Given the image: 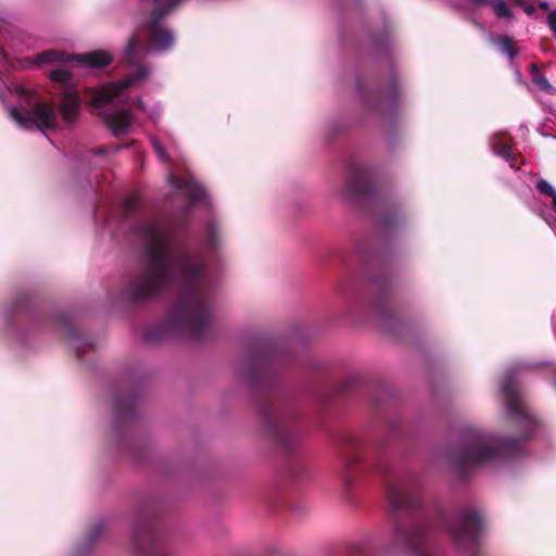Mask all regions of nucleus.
<instances>
[{
	"label": "nucleus",
	"mask_w": 556,
	"mask_h": 556,
	"mask_svg": "<svg viewBox=\"0 0 556 556\" xmlns=\"http://www.w3.org/2000/svg\"><path fill=\"white\" fill-rule=\"evenodd\" d=\"M175 231L168 224L153 222L142 229L140 267L124 283L121 296L142 305L165 294L177 281L178 296L163 324L144 331L147 343H157L177 332L192 340L208 336L213 318L211 283L202 252L185 247L173 249Z\"/></svg>",
	"instance_id": "1"
},
{
	"label": "nucleus",
	"mask_w": 556,
	"mask_h": 556,
	"mask_svg": "<svg viewBox=\"0 0 556 556\" xmlns=\"http://www.w3.org/2000/svg\"><path fill=\"white\" fill-rule=\"evenodd\" d=\"M340 457V476L350 488L359 471H377L383 477L387 496L393 515V530L384 552L404 551L412 556H431L429 552V525L417 516L421 507L422 484L416 473L392 477L389 463L380 455L382 448L369 438L350 432L337 440Z\"/></svg>",
	"instance_id": "2"
},
{
	"label": "nucleus",
	"mask_w": 556,
	"mask_h": 556,
	"mask_svg": "<svg viewBox=\"0 0 556 556\" xmlns=\"http://www.w3.org/2000/svg\"><path fill=\"white\" fill-rule=\"evenodd\" d=\"M287 358L288 354L277 344L264 342L253 349L241 371L255 391L260 426L277 450L291 457L287 470L291 478L298 480L307 471L304 462L298 458L301 445L299 414L277 381L278 369Z\"/></svg>",
	"instance_id": "3"
},
{
	"label": "nucleus",
	"mask_w": 556,
	"mask_h": 556,
	"mask_svg": "<svg viewBox=\"0 0 556 556\" xmlns=\"http://www.w3.org/2000/svg\"><path fill=\"white\" fill-rule=\"evenodd\" d=\"M182 0H140L143 21L129 37L124 50L123 63L135 67L121 80L103 86L92 92L90 104L99 109V115L114 136L127 134L134 116L129 110L106 112L101 110L114 98L132 86L141 85L150 75L151 67L142 63L150 51L165 53L175 45V34L162 20L173 13Z\"/></svg>",
	"instance_id": "4"
},
{
	"label": "nucleus",
	"mask_w": 556,
	"mask_h": 556,
	"mask_svg": "<svg viewBox=\"0 0 556 556\" xmlns=\"http://www.w3.org/2000/svg\"><path fill=\"white\" fill-rule=\"evenodd\" d=\"M509 421L519 428L518 438H502L480 429H467L458 446L450 452L455 471L465 478L468 470L485 466L519 452L521 441L530 438L538 428V420L523 401L511 376L502 383Z\"/></svg>",
	"instance_id": "5"
},
{
	"label": "nucleus",
	"mask_w": 556,
	"mask_h": 556,
	"mask_svg": "<svg viewBox=\"0 0 556 556\" xmlns=\"http://www.w3.org/2000/svg\"><path fill=\"white\" fill-rule=\"evenodd\" d=\"M393 280L384 269L371 273L367 280V304L380 325L389 332L396 331L397 318L391 304Z\"/></svg>",
	"instance_id": "6"
},
{
	"label": "nucleus",
	"mask_w": 556,
	"mask_h": 556,
	"mask_svg": "<svg viewBox=\"0 0 556 556\" xmlns=\"http://www.w3.org/2000/svg\"><path fill=\"white\" fill-rule=\"evenodd\" d=\"M444 525L459 549L467 552L469 556H480L482 519L477 511L459 510L452 518L445 519Z\"/></svg>",
	"instance_id": "7"
},
{
	"label": "nucleus",
	"mask_w": 556,
	"mask_h": 556,
	"mask_svg": "<svg viewBox=\"0 0 556 556\" xmlns=\"http://www.w3.org/2000/svg\"><path fill=\"white\" fill-rule=\"evenodd\" d=\"M131 545L139 556H169L159 535L154 519L142 511L136 515L132 523Z\"/></svg>",
	"instance_id": "8"
},
{
	"label": "nucleus",
	"mask_w": 556,
	"mask_h": 556,
	"mask_svg": "<svg viewBox=\"0 0 556 556\" xmlns=\"http://www.w3.org/2000/svg\"><path fill=\"white\" fill-rule=\"evenodd\" d=\"M49 77L53 84L59 85L55 88L61 94L58 109L62 119L67 125L75 124L80 115L81 99L76 89L72 72L66 67H60L52 70Z\"/></svg>",
	"instance_id": "9"
},
{
	"label": "nucleus",
	"mask_w": 556,
	"mask_h": 556,
	"mask_svg": "<svg viewBox=\"0 0 556 556\" xmlns=\"http://www.w3.org/2000/svg\"><path fill=\"white\" fill-rule=\"evenodd\" d=\"M10 116L24 129H54L58 122L55 105L42 101L35 102L29 109L12 108Z\"/></svg>",
	"instance_id": "10"
},
{
	"label": "nucleus",
	"mask_w": 556,
	"mask_h": 556,
	"mask_svg": "<svg viewBox=\"0 0 556 556\" xmlns=\"http://www.w3.org/2000/svg\"><path fill=\"white\" fill-rule=\"evenodd\" d=\"M77 62L81 65H86L90 68H104L109 66L112 62V56L103 51V50H96L89 53L84 54H67L63 51L59 50H46L40 53H38L35 56V63L42 64V63H70V62Z\"/></svg>",
	"instance_id": "11"
},
{
	"label": "nucleus",
	"mask_w": 556,
	"mask_h": 556,
	"mask_svg": "<svg viewBox=\"0 0 556 556\" xmlns=\"http://www.w3.org/2000/svg\"><path fill=\"white\" fill-rule=\"evenodd\" d=\"M345 192L351 198H371L374 186L370 168L367 166L353 167L345 184Z\"/></svg>",
	"instance_id": "12"
},
{
	"label": "nucleus",
	"mask_w": 556,
	"mask_h": 556,
	"mask_svg": "<svg viewBox=\"0 0 556 556\" xmlns=\"http://www.w3.org/2000/svg\"><path fill=\"white\" fill-rule=\"evenodd\" d=\"M114 430L119 432L136 418V397L132 393L116 394L113 400Z\"/></svg>",
	"instance_id": "13"
},
{
	"label": "nucleus",
	"mask_w": 556,
	"mask_h": 556,
	"mask_svg": "<svg viewBox=\"0 0 556 556\" xmlns=\"http://www.w3.org/2000/svg\"><path fill=\"white\" fill-rule=\"evenodd\" d=\"M400 92L395 81L390 87L377 94L372 99H367L366 103L371 109L378 111L383 115L392 114L399 105Z\"/></svg>",
	"instance_id": "14"
},
{
	"label": "nucleus",
	"mask_w": 556,
	"mask_h": 556,
	"mask_svg": "<svg viewBox=\"0 0 556 556\" xmlns=\"http://www.w3.org/2000/svg\"><path fill=\"white\" fill-rule=\"evenodd\" d=\"M59 323L63 327L64 337L71 341L72 349L75 350L78 357H81L83 354L91 348V343L79 333L67 314H60Z\"/></svg>",
	"instance_id": "15"
},
{
	"label": "nucleus",
	"mask_w": 556,
	"mask_h": 556,
	"mask_svg": "<svg viewBox=\"0 0 556 556\" xmlns=\"http://www.w3.org/2000/svg\"><path fill=\"white\" fill-rule=\"evenodd\" d=\"M491 147L496 155L502 156L507 162H509L511 167L515 166V161L517 157L511 151V143L508 137L502 135L493 136L491 139Z\"/></svg>",
	"instance_id": "16"
},
{
	"label": "nucleus",
	"mask_w": 556,
	"mask_h": 556,
	"mask_svg": "<svg viewBox=\"0 0 556 556\" xmlns=\"http://www.w3.org/2000/svg\"><path fill=\"white\" fill-rule=\"evenodd\" d=\"M184 188L187 191L191 205L201 203L206 199L205 188L197 182H186Z\"/></svg>",
	"instance_id": "17"
},
{
	"label": "nucleus",
	"mask_w": 556,
	"mask_h": 556,
	"mask_svg": "<svg viewBox=\"0 0 556 556\" xmlns=\"http://www.w3.org/2000/svg\"><path fill=\"white\" fill-rule=\"evenodd\" d=\"M530 74L532 83L541 90L552 93L554 91L553 86L548 83L544 74L540 71L536 64H530Z\"/></svg>",
	"instance_id": "18"
},
{
	"label": "nucleus",
	"mask_w": 556,
	"mask_h": 556,
	"mask_svg": "<svg viewBox=\"0 0 556 556\" xmlns=\"http://www.w3.org/2000/svg\"><path fill=\"white\" fill-rule=\"evenodd\" d=\"M496 43L500 46L501 51L504 54H506L510 60L518 55L516 42L511 37L507 35H502L496 39Z\"/></svg>",
	"instance_id": "19"
},
{
	"label": "nucleus",
	"mask_w": 556,
	"mask_h": 556,
	"mask_svg": "<svg viewBox=\"0 0 556 556\" xmlns=\"http://www.w3.org/2000/svg\"><path fill=\"white\" fill-rule=\"evenodd\" d=\"M381 223L386 228L391 229L403 225L405 223V218L401 213L394 212L392 214L386 215Z\"/></svg>",
	"instance_id": "20"
},
{
	"label": "nucleus",
	"mask_w": 556,
	"mask_h": 556,
	"mask_svg": "<svg viewBox=\"0 0 556 556\" xmlns=\"http://www.w3.org/2000/svg\"><path fill=\"white\" fill-rule=\"evenodd\" d=\"M217 228L215 224L208 223L206 226V248L208 250H216L217 249Z\"/></svg>",
	"instance_id": "21"
},
{
	"label": "nucleus",
	"mask_w": 556,
	"mask_h": 556,
	"mask_svg": "<svg viewBox=\"0 0 556 556\" xmlns=\"http://www.w3.org/2000/svg\"><path fill=\"white\" fill-rule=\"evenodd\" d=\"M497 17L513 18V13L503 0H493L491 3Z\"/></svg>",
	"instance_id": "22"
},
{
	"label": "nucleus",
	"mask_w": 556,
	"mask_h": 556,
	"mask_svg": "<svg viewBox=\"0 0 556 556\" xmlns=\"http://www.w3.org/2000/svg\"><path fill=\"white\" fill-rule=\"evenodd\" d=\"M138 207V200L135 197H127L123 203V216L124 218L130 217Z\"/></svg>",
	"instance_id": "23"
},
{
	"label": "nucleus",
	"mask_w": 556,
	"mask_h": 556,
	"mask_svg": "<svg viewBox=\"0 0 556 556\" xmlns=\"http://www.w3.org/2000/svg\"><path fill=\"white\" fill-rule=\"evenodd\" d=\"M536 189L541 193H543L544 195L549 197V198H552L556 193V191L553 188V186L548 181H546L545 179H540L536 182Z\"/></svg>",
	"instance_id": "24"
},
{
	"label": "nucleus",
	"mask_w": 556,
	"mask_h": 556,
	"mask_svg": "<svg viewBox=\"0 0 556 556\" xmlns=\"http://www.w3.org/2000/svg\"><path fill=\"white\" fill-rule=\"evenodd\" d=\"M103 530H104V527H103L102 522H97L96 525H93L88 534V542L90 544L96 542L97 539L100 538L101 534L103 533Z\"/></svg>",
	"instance_id": "25"
},
{
	"label": "nucleus",
	"mask_w": 556,
	"mask_h": 556,
	"mask_svg": "<svg viewBox=\"0 0 556 556\" xmlns=\"http://www.w3.org/2000/svg\"><path fill=\"white\" fill-rule=\"evenodd\" d=\"M126 148V146H122V144H117V146H113V147H100L96 150H92L91 152L94 154V155H105L110 150H113V151H119L122 149Z\"/></svg>",
	"instance_id": "26"
},
{
	"label": "nucleus",
	"mask_w": 556,
	"mask_h": 556,
	"mask_svg": "<svg viewBox=\"0 0 556 556\" xmlns=\"http://www.w3.org/2000/svg\"><path fill=\"white\" fill-rule=\"evenodd\" d=\"M153 146H154V150H155L157 156L161 160L166 161L168 159V156H167L165 148L160 142H154Z\"/></svg>",
	"instance_id": "27"
},
{
	"label": "nucleus",
	"mask_w": 556,
	"mask_h": 556,
	"mask_svg": "<svg viewBox=\"0 0 556 556\" xmlns=\"http://www.w3.org/2000/svg\"><path fill=\"white\" fill-rule=\"evenodd\" d=\"M547 24L551 30L556 29V9L547 15Z\"/></svg>",
	"instance_id": "28"
},
{
	"label": "nucleus",
	"mask_w": 556,
	"mask_h": 556,
	"mask_svg": "<svg viewBox=\"0 0 556 556\" xmlns=\"http://www.w3.org/2000/svg\"><path fill=\"white\" fill-rule=\"evenodd\" d=\"M29 302V298L27 295H22L16 303V312L23 311L24 306H26Z\"/></svg>",
	"instance_id": "29"
},
{
	"label": "nucleus",
	"mask_w": 556,
	"mask_h": 556,
	"mask_svg": "<svg viewBox=\"0 0 556 556\" xmlns=\"http://www.w3.org/2000/svg\"><path fill=\"white\" fill-rule=\"evenodd\" d=\"M473 5L477 7H483V5H491L493 0H469Z\"/></svg>",
	"instance_id": "30"
},
{
	"label": "nucleus",
	"mask_w": 556,
	"mask_h": 556,
	"mask_svg": "<svg viewBox=\"0 0 556 556\" xmlns=\"http://www.w3.org/2000/svg\"><path fill=\"white\" fill-rule=\"evenodd\" d=\"M521 8L525 10V12H526L528 15H532V14H534V12H535V8H534L533 5H531V4H527V3H525V5H522Z\"/></svg>",
	"instance_id": "31"
},
{
	"label": "nucleus",
	"mask_w": 556,
	"mask_h": 556,
	"mask_svg": "<svg viewBox=\"0 0 556 556\" xmlns=\"http://www.w3.org/2000/svg\"><path fill=\"white\" fill-rule=\"evenodd\" d=\"M136 105H137V106H138V109H140L141 111H144V110H146L144 102H143L141 99H138V100H137Z\"/></svg>",
	"instance_id": "32"
},
{
	"label": "nucleus",
	"mask_w": 556,
	"mask_h": 556,
	"mask_svg": "<svg viewBox=\"0 0 556 556\" xmlns=\"http://www.w3.org/2000/svg\"><path fill=\"white\" fill-rule=\"evenodd\" d=\"M513 3H515L516 5L518 7H522L525 5L526 1L525 0H511Z\"/></svg>",
	"instance_id": "33"
},
{
	"label": "nucleus",
	"mask_w": 556,
	"mask_h": 556,
	"mask_svg": "<svg viewBox=\"0 0 556 556\" xmlns=\"http://www.w3.org/2000/svg\"><path fill=\"white\" fill-rule=\"evenodd\" d=\"M357 90L363 96V85L361 81H357Z\"/></svg>",
	"instance_id": "34"
},
{
	"label": "nucleus",
	"mask_w": 556,
	"mask_h": 556,
	"mask_svg": "<svg viewBox=\"0 0 556 556\" xmlns=\"http://www.w3.org/2000/svg\"><path fill=\"white\" fill-rule=\"evenodd\" d=\"M553 199V207L556 210V193L552 197Z\"/></svg>",
	"instance_id": "35"
},
{
	"label": "nucleus",
	"mask_w": 556,
	"mask_h": 556,
	"mask_svg": "<svg viewBox=\"0 0 556 556\" xmlns=\"http://www.w3.org/2000/svg\"><path fill=\"white\" fill-rule=\"evenodd\" d=\"M541 8H543V9H547V3H542V4H541Z\"/></svg>",
	"instance_id": "36"
},
{
	"label": "nucleus",
	"mask_w": 556,
	"mask_h": 556,
	"mask_svg": "<svg viewBox=\"0 0 556 556\" xmlns=\"http://www.w3.org/2000/svg\"><path fill=\"white\" fill-rule=\"evenodd\" d=\"M552 31H553V34H554V36H555V38H556V28H555V29H552Z\"/></svg>",
	"instance_id": "37"
}]
</instances>
